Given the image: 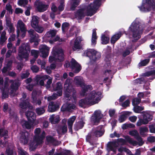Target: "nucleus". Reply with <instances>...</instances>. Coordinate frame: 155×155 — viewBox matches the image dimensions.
<instances>
[{
    "instance_id": "nucleus-63",
    "label": "nucleus",
    "mask_w": 155,
    "mask_h": 155,
    "mask_svg": "<svg viewBox=\"0 0 155 155\" xmlns=\"http://www.w3.org/2000/svg\"><path fill=\"white\" fill-rule=\"evenodd\" d=\"M86 140L88 142L90 143H91L92 142V136L91 134H89L86 136Z\"/></svg>"
},
{
    "instance_id": "nucleus-42",
    "label": "nucleus",
    "mask_w": 155,
    "mask_h": 155,
    "mask_svg": "<svg viewBox=\"0 0 155 155\" xmlns=\"http://www.w3.org/2000/svg\"><path fill=\"white\" fill-rule=\"evenodd\" d=\"M69 25V23L66 22H64L62 24L61 28L63 32L64 33L65 32L66 30L68 29Z\"/></svg>"
},
{
    "instance_id": "nucleus-23",
    "label": "nucleus",
    "mask_w": 155,
    "mask_h": 155,
    "mask_svg": "<svg viewBox=\"0 0 155 155\" xmlns=\"http://www.w3.org/2000/svg\"><path fill=\"white\" fill-rule=\"evenodd\" d=\"M59 108V106L58 104L53 102H50L48 106V110L50 112H54Z\"/></svg>"
},
{
    "instance_id": "nucleus-64",
    "label": "nucleus",
    "mask_w": 155,
    "mask_h": 155,
    "mask_svg": "<svg viewBox=\"0 0 155 155\" xmlns=\"http://www.w3.org/2000/svg\"><path fill=\"white\" fill-rule=\"evenodd\" d=\"M29 74V73L28 72H26L25 73H22L21 75V78L22 79L26 78L28 77Z\"/></svg>"
},
{
    "instance_id": "nucleus-12",
    "label": "nucleus",
    "mask_w": 155,
    "mask_h": 155,
    "mask_svg": "<svg viewBox=\"0 0 155 155\" xmlns=\"http://www.w3.org/2000/svg\"><path fill=\"white\" fill-rule=\"evenodd\" d=\"M93 135L96 137L102 136L104 133L103 125H99L92 130Z\"/></svg>"
},
{
    "instance_id": "nucleus-8",
    "label": "nucleus",
    "mask_w": 155,
    "mask_h": 155,
    "mask_svg": "<svg viewBox=\"0 0 155 155\" xmlns=\"http://www.w3.org/2000/svg\"><path fill=\"white\" fill-rule=\"evenodd\" d=\"M143 119H140L137 123V125L139 126L142 124H146L150 121L153 118V115L150 113L146 112L142 115Z\"/></svg>"
},
{
    "instance_id": "nucleus-30",
    "label": "nucleus",
    "mask_w": 155,
    "mask_h": 155,
    "mask_svg": "<svg viewBox=\"0 0 155 155\" xmlns=\"http://www.w3.org/2000/svg\"><path fill=\"white\" fill-rule=\"evenodd\" d=\"M76 84L78 86L82 87L84 84L82 78L80 76L76 77L74 78Z\"/></svg>"
},
{
    "instance_id": "nucleus-1",
    "label": "nucleus",
    "mask_w": 155,
    "mask_h": 155,
    "mask_svg": "<svg viewBox=\"0 0 155 155\" xmlns=\"http://www.w3.org/2000/svg\"><path fill=\"white\" fill-rule=\"evenodd\" d=\"M72 80L67 78L65 81L64 84V89L65 90V97H71L72 94V97L74 101H76L77 97L76 95V91L73 87L72 84Z\"/></svg>"
},
{
    "instance_id": "nucleus-53",
    "label": "nucleus",
    "mask_w": 155,
    "mask_h": 155,
    "mask_svg": "<svg viewBox=\"0 0 155 155\" xmlns=\"http://www.w3.org/2000/svg\"><path fill=\"white\" fill-rule=\"evenodd\" d=\"M39 51L35 50H32L31 52V54L34 58H37L38 56Z\"/></svg>"
},
{
    "instance_id": "nucleus-4",
    "label": "nucleus",
    "mask_w": 155,
    "mask_h": 155,
    "mask_svg": "<svg viewBox=\"0 0 155 155\" xmlns=\"http://www.w3.org/2000/svg\"><path fill=\"white\" fill-rule=\"evenodd\" d=\"M53 56H50L49 61L52 62L53 61L58 60L59 62H62L64 60V54L63 50L62 49H58L57 51L53 52Z\"/></svg>"
},
{
    "instance_id": "nucleus-34",
    "label": "nucleus",
    "mask_w": 155,
    "mask_h": 155,
    "mask_svg": "<svg viewBox=\"0 0 155 155\" xmlns=\"http://www.w3.org/2000/svg\"><path fill=\"white\" fill-rule=\"evenodd\" d=\"M127 115H129V113L128 112L120 115L118 119L119 122L120 123H122L127 118Z\"/></svg>"
},
{
    "instance_id": "nucleus-54",
    "label": "nucleus",
    "mask_w": 155,
    "mask_h": 155,
    "mask_svg": "<svg viewBox=\"0 0 155 155\" xmlns=\"http://www.w3.org/2000/svg\"><path fill=\"white\" fill-rule=\"evenodd\" d=\"M35 30L38 33H42L44 30V28L41 26H39L38 25L36 27L34 28Z\"/></svg>"
},
{
    "instance_id": "nucleus-27",
    "label": "nucleus",
    "mask_w": 155,
    "mask_h": 155,
    "mask_svg": "<svg viewBox=\"0 0 155 155\" xmlns=\"http://www.w3.org/2000/svg\"><path fill=\"white\" fill-rule=\"evenodd\" d=\"M81 41L80 39L79 40L77 38L75 40L74 46L72 47L73 51H75L77 49H80L81 48L82 46L81 45Z\"/></svg>"
},
{
    "instance_id": "nucleus-55",
    "label": "nucleus",
    "mask_w": 155,
    "mask_h": 155,
    "mask_svg": "<svg viewBox=\"0 0 155 155\" xmlns=\"http://www.w3.org/2000/svg\"><path fill=\"white\" fill-rule=\"evenodd\" d=\"M6 152L7 155H17L16 153L14 152L13 150L10 148L6 150Z\"/></svg>"
},
{
    "instance_id": "nucleus-9",
    "label": "nucleus",
    "mask_w": 155,
    "mask_h": 155,
    "mask_svg": "<svg viewBox=\"0 0 155 155\" xmlns=\"http://www.w3.org/2000/svg\"><path fill=\"white\" fill-rule=\"evenodd\" d=\"M153 0H143L141 6H138L140 11L144 12L150 11L153 6Z\"/></svg>"
},
{
    "instance_id": "nucleus-50",
    "label": "nucleus",
    "mask_w": 155,
    "mask_h": 155,
    "mask_svg": "<svg viewBox=\"0 0 155 155\" xmlns=\"http://www.w3.org/2000/svg\"><path fill=\"white\" fill-rule=\"evenodd\" d=\"M144 109V107L137 106L134 107V111L135 113H139L140 111L143 110Z\"/></svg>"
},
{
    "instance_id": "nucleus-57",
    "label": "nucleus",
    "mask_w": 155,
    "mask_h": 155,
    "mask_svg": "<svg viewBox=\"0 0 155 155\" xmlns=\"http://www.w3.org/2000/svg\"><path fill=\"white\" fill-rule=\"evenodd\" d=\"M6 9L11 14H12L13 10L12 9V6L10 4L6 5Z\"/></svg>"
},
{
    "instance_id": "nucleus-40",
    "label": "nucleus",
    "mask_w": 155,
    "mask_h": 155,
    "mask_svg": "<svg viewBox=\"0 0 155 155\" xmlns=\"http://www.w3.org/2000/svg\"><path fill=\"white\" fill-rule=\"evenodd\" d=\"M102 0H94L92 5L98 9L101 5Z\"/></svg>"
},
{
    "instance_id": "nucleus-6",
    "label": "nucleus",
    "mask_w": 155,
    "mask_h": 155,
    "mask_svg": "<svg viewBox=\"0 0 155 155\" xmlns=\"http://www.w3.org/2000/svg\"><path fill=\"white\" fill-rule=\"evenodd\" d=\"M65 67L70 68L72 69H75L74 72L78 73L79 72L81 69V67L80 64L73 58H72L69 62L67 61L64 65Z\"/></svg>"
},
{
    "instance_id": "nucleus-14",
    "label": "nucleus",
    "mask_w": 155,
    "mask_h": 155,
    "mask_svg": "<svg viewBox=\"0 0 155 155\" xmlns=\"http://www.w3.org/2000/svg\"><path fill=\"white\" fill-rule=\"evenodd\" d=\"M19 106L22 110L25 111L27 108L32 110L33 108V106L30 104L27 99L22 100L20 103Z\"/></svg>"
},
{
    "instance_id": "nucleus-15",
    "label": "nucleus",
    "mask_w": 155,
    "mask_h": 155,
    "mask_svg": "<svg viewBox=\"0 0 155 155\" xmlns=\"http://www.w3.org/2000/svg\"><path fill=\"white\" fill-rule=\"evenodd\" d=\"M129 134L132 136H134V138L138 141V144L139 146H141L144 143V142L143 140V139L140 136L137 130L130 131L129 132Z\"/></svg>"
},
{
    "instance_id": "nucleus-21",
    "label": "nucleus",
    "mask_w": 155,
    "mask_h": 155,
    "mask_svg": "<svg viewBox=\"0 0 155 155\" xmlns=\"http://www.w3.org/2000/svg\"><path fill=\"white\" fill-rule=\"evenodd\" d=\"M12 83L10 85V88L11 89V93H12L14 91H16L18 89L19 86L20 85V83L18 81H11Z\"/></svg>"
},
{
    "instance_id": "nucleus-10",
    "label": "nucleus",
    "mask_w": 155,
    "mask_h": 155,
    "mask_svg": "<svg viewBox=\"0 0 155 155\" xmlns=\"http://www.w3.org/2000/svg\"><path fill=\"white\" fill-rule=\"evenodd\" d=\"M125 139V140L122 138H118L117 139V143H121L122 145H124L126 144V142H127L134 146H136L138 144V142L137 141L134 140L129 136H126Z\"/></svg>"
},
{
    "instance_id": "nucleus-46",
    "label": "nucleus",
    "mask_w": 155,
    "mask_h": 155,
    "mask_svg": "<svg viewBox=\"0 0 155 155\" xmlns=\"http://www.w3.org/2000/svg\"><path fill=\"white\" fill-rule=\"evenodd\" d=\"M27 30L24 31H20L19 30H17V37H19L20 35V34L21 33V38H24L26 35Z\"/></svg>"
},
{
    "instance_id": "nucleus-39",
    "label": "nucleus",
    "mask_w": 155,
    "mask_h": 155,
    "mask_svg": "<svg viewBox=\"0 0 155 155\" xmlns=\"http://www.w3.org/2000/svg\"><path fill=\"white\" fill-rule=\"evenodd\" d=\"M56 34V30H52L48 31L46 33L47 36L48 37H54Z\"/></svg>"
},
{
    "instance_id": "nucleus-32",
    "label": "nucleus",
    "mask_w": 155,
    "mask_h": 155,
    "mask_svg": "<svg viewBox=\"0 0 155 155\" xmlns=\"http://www.w3.org/2000/svg\"><path fill=\"white\" fill-rule=\"evenodd\" d=\"M110 38L104 34H102L101 37V43L103 45H106L109 43Z\"/></svg>"
},
{
    "instance_id": "nucleus-38",
    "label": "nucleus",
    "mask_w": 155,
    "mask_h": 155,
    "mask_svg": "<svg viewBox=\"0 0 155 155\" xmlns=\"http://www.w3.org/2000/svg\"><path fill=\"white\" fill-rule=\"evenodd\" d=\"M53 155H72L70 150H65L63 152L55 153Z\"/></svg>"
},
{
    "instance_id": "nucleus-25",
    "label": "nucleus",
    "mask_w": 155,
    "mask_h": 155,
    "mask_svg": "<svg viewBox=\"0 0 155 155\" xmlns=\"http://www.w3.org/2000/svg\"><path fill=\"white\" fill-rule=\"evenodd\" d=\"M28 133L27 132L23 133L20 137V141L24 144H26L28 142Z\"/></svg>"
},
{
    "instance_id": "nucleus-52",
    "label": "nucleus",
    "mask_w": 155,
    "mask_h": 155,
    "mask_svg": "<svg viewBox=\"0 0 155 155\" xmlns=\"http://www.w3.org/2000/svg\"><path fill=\"white\" fill-rule=\"evenodd\" d=\"M115 35H113L111 37L110 40V43L112 44H114L116 41H117L121 37V35H118L117 36V38H115Z\"/></svg>"
},
{
    "instance_id": "nucleus-26",
    "label": "nucleus",
    "mask_w": 155,
    "mask_h": 155,
    "mask_svg": "<svg viewBox=\"0 0 155 155\" xmlns=\"http://www.w3.org/2000/svg\"><path fill=\"white\" fill-rule=\"evenodd\" d=\"M84 86L82 87L81 95L83 96L87 95V92L89 90H91L92 88V86L90 85H83Z\"/></svg>"
},
{
    "instance_id": "nucleus-16",
    "label": "nucleus",
    "mask_w": 155,
    "mask_h": 155,
    "mask_svg": "<svg viewBox=\"0 0 155 155\" xmlns=\"http://www.w3.org/2000/svg\"><path fill=\"white\" fill-rule=\"evenodd\" d=\"M45 136V131H43L41 134L38 135H35L34 137V140L36 142L37 145H40L43 142V140Z\"/></svg>"
},
{
    "instance_id": "nucleus-22",
    "label": "nucleus",
    "mask_w": 155,
    "mask_h": 155,
    "mask_svg": "<svg viewBox=\"0 0 155 155\" xmlns=\"http://www.w3.org/2000/svg\"><path fill=\"white\" fill-rule=\"evenodd\" d=\"M81 0H70V10L74 11L76 8L80 4Z\"/></svg>"
},
{
    "instance_id": "nucleus-29",
    "label": "nucleus",
    "mask_w": 155,
    "mask_h": 155,
    "mask_svg": "<svg viewBox=\"0 0 155 155\" xmlns=\"http://www.w3.org/2000/svg\"><path fill=\"white\" fill-rule=\"evenodd\" d=\"M49 120L53 124L58 123L60 121V117L58 115L55 116L54 114L52 115L50 117Z\"/></svg>"
},
{
    "instance_id": "nucleus-60",
    "label": "nucleus",
    "mask_w": 155,
    "mask_h": 155,
    "mask_svg": "<svg viewBox=\"0 0 155 155\" xmlns=\"http://www.w3.org/2000/svg\"><path fill=\"white\" fill-rule=\"evenodd\" d=\"M150 131V133H155V127L153 124L150 125L149 126Z\"/></svg>"
},
{
    "instance_id": "nucleus-58",
    "label": "nucleus",
    "mask_w": 155,
    "mask_h": 155,
    "mask_svg": "<svg viewBox=\"0 0 155 155\" xmlns=\"http://www.w3.org/2000/svg\"><path fill=\"white\" fill-rule=\"evenodd\" d=\"M145 76L149 77L152 75H155V70L148 71L145 74Z\"/></svg>"
},
{
    "instance_id": "nucleus-5",
    "label": "nucleus",
    "mask_w": 155,
    "mask_h": 155,
    "mask_svg": "<svg viewBox=\"0 0 155 155\" xmlns=\"http://www.w3.org/2000/svg\"><path fill=\"white\" fill-rule=\"evenodd\" d=\"M91 103V105L97 103L102 98L101 92H96L95 91H91L87 97Z\"/></svg>"
},
{
    "instance_id": "nucleus-37",
    "label": "nucleus",
    "mask_w": 155,
    "mask_h": 155,
    "mask_svg": "<svg viewBox=\"0 0 155 155\" xmlns=\"http://www.w3.org/2000/svg\"><path fill=\"white\" fill-rule=\"evenodd\" d=\"M150 61V59L149 58L144 59L139 63V66L141 67L145 66L148 64Z\"/></svg>"
},
{
    "instance_id": "nucleus-45",
    "label": "nucleus",
    "mask_w": 155,
    "mask_h": 155,
    "mask_svg": "<svg viewBox=\"0 0 155 155\" xmlns=\"http://www.w3.org/2000/svg\"><path fill=\"white\" fill-rule=\"evenodd\" d=\"M8 131L4 128L0 129V135L2 137L8 136Z\"/></svg>"
},
{
    "instance_id": "nucleus-20",
    "label": "nucleus",
    "mask_w": 155,
    "mask_h": 155,
    "mask_svg": "<svg viewBox=\"0 0 155 155\" xmlns=\"http://www.w3.org/2000/svg\"><path fill=\"white\" fill-rule=\"evenodd\" d=\"M91 105V103L87 97L83 99H81L79 101V105L81 107H85L86 105Z\"/></svg>"
},
{
    "instance_id": "nucleus-19",
    "label": "nucleus",
    "mask_w": 155,
    "mask_h": 155,
    "mask_svg": "<svg viewBox=\"0 0 155 155\" xmlns=\"http://www.w3.org/2000/svg\"><path fill=\"white\" fill-rule=\"evenodd\" d=\"M25 115L29 121L33 123L36 119V115L32 111L28 110L25 113Z\"/></svg>"
},
{
    "instance_id": "nucleus-28",
    "label": "nucleus",
    "mask_w": 155,
    "mask_h": 155,
    "mask_svg": "<svg viewBox=\"0 0 155 155\" xmlns=\"http://www.w3.org/2000/svg\"><path fill=\"white\" fill-rule=\"evenodd\" d=\"M84 122L82 120H80L76 123L74 125V129L76 131L82 129L84 126Z\"/></svg>"
},
{
    "instance_id": "nucleus-17",
    "label": "nucleus",
    "mask_w": 155,
    "mask_h": 155,
    "mask_svg": "<svg viewBox=\"0 0 155 155\" xmlns=\"http://www.w3.org/2000/svg\"><path fill=\"white\" fill-rule=\"evenodd\" d=\"M97 9L92 5V3H91L88 5L86 9V13L87 16H91L95 14Z\"/></svg>"
},
{
    "instance_id": "nucleus-3",
    "label": "nucleus",
    "mask_w": 155,
    "mask_h": 155,
    "mask_svg": "<svg viewBox=\"0 0 155 155\" xmlns=\"http://www.w3.org/2000/svg\"><path fill=\"white\" fill-rule=\"evenodd\" d=\"M128 31L130 35H132L134 38L132 40L133 42H137L141 38L140 31L138 29V25L136 23H132L129 28Z\"/></svg>"
},
{
    "instance_id": "nucleus-47",
    "label": "nucleus",
    "mask_w": 155,
    "mask_h": 155,
    "mask_svg": "<svg viewBox=\"0 0 155 155\" xmlns=\"http://www.w3.org/2000/svg\"><path fill=\"white\" fill-rule=\"evenodd\" d=\"M76 119V117L75 116H73L70 118L68 120V125L73 126V123Z\"/></svg>"
},
{
    "instance_id": "nucleus-31",
    "label": "nucleus",
    "mask_w": 155,
    "mask_h": 155,
    "mask_svg": "<svg viewBox=\"0 0 155 155\" xmlns=\"http://www.w3.org/2000/svg\"><path fill=\"white\" fill-rule=\"evenodd\" d=\"M38 17L37 16L34 15L32 17L31 26L33 28L36 27V26L38 25Z\"/></svg>"
},
{
    "instance_id": "nucleus-51",
    "label": "nucleus",
    "mask_w": 155,
    "mask_h": 155,
    "mask_svg": "<svg viewBox=\"0 0 155 155\" xmlns=\"http://www.w3.org/2000/svg\"><path fill=\"white\" fill-rule=\"evenodd\" d=\"M115 35H113L111 37L110 40V43L112 44H114L116 41H117L121 37V35H118L117 36V38H115Z\"/></svg>"
},
{
    "instance_id": "nucleus-61",
    "label": "nucleus",
    "mask_w": 155,
    "mask_h": 155,
    "mask_svg": "<svg viewBox=\"0 0 155 155\" xmlns=\"http://www.w3.org/2000/svg\"><path fill=\"white\" fill-rule=\"evenodd\" d=\"M13 62L12 60H10L9 61L6 65V67L8 68V70H11L12 67Z\"/></svg>"
},
{
    "instance_id": "nucleus-41",
    "label": "nucleus",
    "mask_w": 155,
    "mask_h": 155,
    "mask_svg": "<svg viewBox=\"0 0 155 155\" xmlns=\"http://www.w3.org/2000/svg\"><path fill=\"white\" fill-rule=\"evenodd\" d=\"M18 23L20 31L27 30L25 27V24L23 21L21 20L18 21Z\"/></svg>"
},
{
    "instance_id": "nucleus-35",
    "label": "nucleus",
    "mask_w": 155,
    "mask_h": 155,
    "mask_svg": "<svg viewBox=\"0 0 155 155\" xmlns=\"http://www.w3.org/2000/svg\"><path fill=\"white\" fill-rule=\"evenodd\" d=\"M21 124L23 128L25 127L27 129H30L31 128L30 123L28 121L24 120L21 121Z\"/></svg>"
},
{
    "instance_id": "nucleus-11",
    "label": "nucleus",
    "mask_w": 155,
    "mask_h": 155,
    "mask_svg": "<svg viewBox=\"0 0 155 155\" xmlns=\"http://www.w3.org/2000/svg\"><path fill=\"white\" fill-rule=\"evenodd\" d=\"M102 117L101 111L99 110H96L95 111L91 117V120L94 124L97 125V124L100 122Z\"/></svg>"
},
{
    "instance_id": "nucleus-48",
    "label": "nucleus",
    "mask_w": 155,
    "mask_h": 155,
    "mask_svg": "<svg viewBox=\"0 0 155 155\" xmlns=\"http://www.w3.org/2000/svg\"><path fill=\"white\" fill-rule=\"evenodd\" d=\"M141 99L137 97L133 99L132 101V105L134 106L139 104L141 102Z\"/></svg>"
},
{
    "instance_id": "nucleus-62",
    "label": "nucleus",
    "mask_w": 155,
    "mask_h": 155,
    "mask_svg": "<svg viewBox=\"0 0 155 155\" xmlns=\"http://www.w3.org/2000/svg\"><path fill=\"white\" fill-rule=\"evenodd\" d=\"M75 106L74 104H69L67 106L68 111H70L71 109H74L75 108Z\"/></svg>"
},
{
    "instance_id": "nucleus-7",
    "label": "nucleus",
    "mask_w": 155,
    "mask_h": 155,
    "mask_svg": "<svg viewBox=\"0 0 155 155\" xmlns=\"http://www.w3.org/2000/svg\"><path fill=\"white\" fill-rule=\"evenodd\" d=\"M86 54L87 56L94 62L97 61L101 57V53L94 49L87 50L86 52Z\"/></svg>"
},
{
    "instance_id": "nucleus-59",
    "label": "nucleus",
    "mask_w": 155,
    "mask_h": 155,
    "mask_svg": "<svg viewBox=\"0 0 155 155\" xmlns=\"http://www.w3.org/2000/svg\"><path fill=\"white\" fill-rule=\"evenodd\" d=\"M130 104V101L128 99L122 104V106L124 107H126L129 106Z\"/></svg>"
},
{
    "instance_id": "nucleus-43",
    "label": "nucleus",
    "mask_w": 155,
    "mask_h": 155,
    "mask_svg": "<svg viewBox=\"0 0 155 155\" xmlns=\"http://www.w3.org/2000/svg\"><path fill=\"white\" fill-rule=\"evenodd\" d=\"M63 88L62 85L61 81H58L56 83V86L54 87L53 89L54 91L62 90Z\"/></svg>"
},
{
    "instance_id": "nucleus-2",
    "label": "nucleus",
    "mask_w": 155,
    "mask_h": 155,
    "mask_svg": "<svg viewBox=\"0 0 155 155\" xmlns=\"http://www.w3.org/2000/svg\"><path fill=\"white\" fill-rule=\"evenodd\" d=\"M30 51L29 44L28 43H22L19 47L18 50V56L20 59L28 58Z\"/></svg>"
},
{
    "instance_id": "nucleus-13",
    "label": "nucleus",
    "mask_w": 155,
    "mask_h": 155,
    "mask_svg": "<svg viewBox=\"0 0 155 155\" xmlns=\"http://www.w3.org/2000/svg\"><path fill=\"white\" fill-rule=\"evenodd\" d=\"M34 4L39 12H43L46 11L49 7L48 5L44 4L42 2L39 1H35Z\"/></svg>"
},
{
    "instance_id": "nucleus-49",
    "label": "nucleus",
    "mask_w": 155,
    "mask_h": 155,
    "mask_svg": "<svg viewBox=\"0 0 155 155\" xmlns=\"http://www.w3.org/2000/svg\"><path fill=\"white\" fill-rule=\"evenodd\" d=\"M148 131V128L146 127H141L140 129V135H143L144 134V133L147 132Z\"/></svg>"
},
{
    "instance_id": "nucleus-18",
    "label": "nucleus",
    "mask_w": 155,
    "mask_h": 155,
    "mask_svg": "<svg viewBox=\"0 0 155 155\" xmlns=\"http://www.w3.org/2000/svg\"><path fill=\"white\" fill-rule=\"evenodd\" d=\"M117 147V142L116 141L109 142L107 145V149L108 151H112L116 153V148Z\"/></svg>"
},
{
    "instance_id": "nucleus-56",
    "label": "nucleus",
    "mask_w": 155,
    "mask_h": 155,
    "mask_svg": "<svg viewBox=\"0 0 155 155\" xmlns=\"http://www.w3.org/2000/svg\"><path fill=\"white\" fill-rule=\"evenodd\" d=\"M31 69L34 73H37L39 70V68L36 65L32 66L31 67Z\"/></svg>"
},
{
    "instance_id": "nucleus-24",
    "label": "nucleus",
    "mask_w": 155,
    "mask_h": 155,
    "mask_svg": "<svg viewBox=\"0 0 155 155\" xmlns=\"http://www.w3.org/2000/svg\"><path fill=\"white\" fill-rule=\"evenodd\" d=\"M75 16L78 20L82 19L85 16L84 10L83 8L79 9L75 13Z\"/></svg>"
},
{
    "instance_id": "nucleus-33",
    "label": "nucleus",
    "mask_w": 155,
    "mask_h": 155,
    "mask_svg": "<svg viewBox=\"0 0 155 155\" xmlns=\"http://www.w3.org/2000/svg\"><path fill=\"white\" fill-rule=\"evenodd\" d=\"M45 106H42L35 109V112L38 115H41L45 113Z\"/></svg>"
},
{
    "instance_id": "nucleus-44",
    "label": "nucleus",
    "mask_w": 155,
    "mask_h": 155,
    "mask_svg": "<svg viewBox=\"0 0 155 155\" xmlns=\"http://www.w3.org/2000/svg\"><path fill=\"white\" fill-rule=\"evenodd\" d=\"M40 52H44L46 51H49V48L46 45H42L39 49Z\"/></svg>"
},
{
    "instance_id": "nucleus-36",
    "label": "nucleus",
    "mask_w": 155,
    "mask_h": 155,
    "mask_svg": "<svg viewBox=\"0 0 155 155\" xmlns=\"http://www.w3.org/2000/svg\"><path fill=\"white\" fill-rule=\"evenodd\" d=\"M46 141L48 143H53L55 142H58L53 137L51 136H48L46 137Z\"/></svg>"
}]
</instances>
